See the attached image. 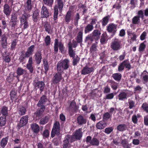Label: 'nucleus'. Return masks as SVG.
<instances>
[{
  "instance_id": "24",
  "label": "nucleus",
  "mask_w": 148,
  "mask_h": 148,
  "mask_svg": "<svg viewBox=\"0 0 148 148\" xmlns=\"http://www.w3.org/2000/svg\"><path fill=\"white\" fill-rule=\"evenodd\" d=\"M31 128L33 132L37 134L40 131V127L36 123H33L31 125Z\"/></svg>"
},
{
  "instance_id": "61",
  "label": "nucleus",
  "mask_w": 148,
  "mask_h": 148,
  "mask_svg": "<svg viewBox=\"0 0 148 148\" xmlns=\"http://www.w3.org/2000/svg\"><path fill=\"white\" fill-rule=\"evenodd\" d=\"M128 103L129 104V108L132 109L134 106L135 103L134 101L130 100H128Z\"/></svg>"
},
{
  "instance_id": "26",
  "label": "nucleus",
  "mask_w": 148,
  "mask_h": 148,
  "mask_svg": "<svg viewBox=\"0 0 148 148\" xmlns=\"http://www.w3.org/2000/svg\"><path fill=\"white\" fill-rule=\"evenodd\" d=\"M101 34L100 32L98 30H94L92 33V35L96 40H98L100 38Z\"/></svg>"
},
{
  "instance_id": "33",
  "label": "nucleus",
  "mask_w": 148,
  "mask_h": 148,
  "mask_svg": "<svg viewBox=\"0 0 148 148\" xmlns=\"http://www.w3.org/2000/svg\"><path fill=\"white\" fill-rule=\"evenodd\" d=\"M18 111L19 115H23L25 114L26 109L25 107L21 106L19 107L18 109Z\"/></svg>"
},
{
  "instance_id": "10",
  "label": "nucleus",
  "mask_w": 148,
  "mask_h": 148,
  "mask_svg": "<svg viewBox=\"0 0 148 148\" xmlns=\"http://www.w3.org/2000/svg\"><path fill=\"white\" fill-rule=\"evenodd\" d=\"M18 14L17 12L14 13H12L11 15L10 22L12 23L11 26L14 27L16 25L18 22L17 16Z\"/></svg>"
},
{
  "instance_id": "54",
  "label": "nucleus",
  "mask_w": 148,
  "mask_h": 148,
  "mask_svg": "<svg viewBox=\"0 0 148 148\" xmlns=\"http://www.w3.org/2000/svg\"><path fill=\"white\" fill-rule=\"evenodd\" d=\"M29 57H27L26 56V53L24 54L22 53L21 55L20 56L19 60L20 62H23L26 58H28Z\"/></svg>"
},
{
  "instance_id": "43",
  "label": "nucleus",
  "mask_w": 148,
  "mask_h": 148,
  "mask_svg": "<svg viewBox=\"0 0 148 148\" xmlns=\"http://www.w3.org/2000/svg\"><path fill=\"white\" fill-rule=\"evenodd\" d=\"M43 62L44 69L46 73L49 69V63L45 59L43 60Z\"/></svg>"
},
{
  "instance_id": "53",
  "label": "nucleus",
  "mask_w": 148,
  "mask_h": 148,
  "mask_svg": "<svg viewBox=\"0 0 148 148\" xmlns=\"http://www.w3.org/2000/svg\"><path fill=\"white\" fill-rule=\"evenodd\" d=\"M6 123V119L5 117L3 118L1 117L0 118V127L4 125Z\"/></svg>"
},
{
  "instance_id": "64",
  "label": "nucleus",
  "mask_w": 148,
  "mask_h": 148,
  "mask_svg": "<svg viewBox=\"0 0 148 148\" xmlns=\"http://www.w3.org/2000/svg\"><path fill=\"white\" fill-rule=\"evenodd\" d=\"M59 50L62 53L64 52V49L63 45L61 42L59 43Z\"/></svg>"
},
{
  "instance_id": "5",
  "label": "nucleus",
  "mask_w": 148,
  "mask_h": 148,
  "mask_svg": "<svg viewBox=\"0 0 148 148\" xmlns=\"http://www.w3.org/2000/svg\"><path fill=\"white\" fill-rule=\"evenodd\" d=\"M33 85L36 89H39L41 92L43 91L45 84L43 82L39 81L35 79L34 81Z\"/></svg>"
},
{
  "instance_id": "48",
  "label": "nucleus",
  "mask_w": 148,
  "mask_h": 148,
  "mask_svg": "<svg viewBox=\"0 0 148 148\" xmlns=\"http://www.w3.org/2000/svg\"><path fill=\"white\" fill-rule=\"evenodd\" d=\"M25 72V70L21 67H18L16 71L18 76H20L23 75Z\"/></svg>"
},
{
  "instance_id": "46",
  "label": "nucleus",
  "mask_w": 148,
  "mask_h": 148,
  "mask_svg": "<svg viewBox=\"0 0 148 148\" xmlns=\"http://www.w3.org/2000/svg\"><path fill=\"white\" fill-rule=\"evenodd\" d=\"M132 22L134 24H138L140 22V19L138 17L135 16L132 18Z\"/></svg>"
},
{
  "instance_id": "38",
  "label": "nucleus",
  "mask_w": 148,
  "mask_h": 148,
  "mask_svg": "<svg viewBox=\"0 0 148 148\" xmlns=\"http://www.w3.org/2000/svg\"><path fill=\"white\" fill-rule=\"evenodd\" d=\"M94 27L93 25L90 24H88L85 27V34L91 31L93 29Z\"/></svg>"
},
{
  "instance_id": "7",
  "label": "nucleus",
  "mask_w": 148,
  "mask_h": 148,
  "mask_svg": "<svg viewBox=\"0 0 148 148\" xmlns=\"http://www.w3.org/2000/svg\"><path fill=\"white\" fill-rule=\"evenodd\" d=\"M62 72H59L58 71L54 75L52 79V82L53 84H56L60 82L62 79L61 73Z\"/></svg>"
},
{
  "instance_id": "57",
  "label": "nucleus",
  "mask_w": 148,
  "mask_h": 148,
  "mask_svg": "<svg viewBox=\"0 0 148 148\" xmlns=\"http://www.w3.org/2000/svg\"><path fill=\"white\" fill-rule=\"evenodd\" d=\"M145 42V41L141 43L140 45L139 48V50L140 52L143 51L146 47V45L144 43Z\"/></svg>"
},
{
  "instance_id": "13",
  "label": "nucleus",
  "mask_w": 148,
  "mask_h": 148,
  "mask_svg": "<svg viewBox=\"0 0 148 148\" xmlns=\"http://www.w3.org/2000/svg\"><path fill=\"white\" fill-rule=\"evenodd\" d=\"M68 53L69 56L71 58H73L75 56V50L73 49L71 41H69L68 43Z\"/></svg>"
},
{
  "instance_id": "27",
  "label": "nucleus",
  "mask_w": 148,
  "mask_h": 148,
  "mask_svg": "<svg viewBox=\"0 0 148 148\" xmlns=\"http://www.w3.org/2000/svg\"><path fill=\"white\" fill-rule=\"evenodd\" d=\"M40 11L38 10H36L34 12L32 16L33 21L36 22L37 21L39 17Z\"/></svg>"
},
{
  "instance_id": "19",
  "label": "nucleus",
  "mask_w": 148,
  "mask_h": 148,
  "mask_svg": "<svg viewBox=\"0 0 148 148\" xmlns=\"http://www.w3.org/2000/svg\"><path fill=\"white\" fill-rule=\"evenodd\" d=\"M48 100L47 97L46 95H44L41 97L39 100L37 106L39 107L42 106V105L45 104Z\"/></svg>"
},
{
  "instance_id": "1",
  "label": "nucleus",
  "mask_w": 148,
  "mask_h": 148,
  "mask_svg": "<svg viewBox=\"0 0 148 148\" xmlns=\"http://www.w3.org/2000/svg\"><path fill=\"white\" fill-rule=\"evenodd\" d=\"M70 66V61L68 59H66L62 61H59L57 63V71L63 73L64 70H67Z\"/></svg>"
},
{
  "instance_id": "47",
  "label": "nucleus",
  "mask_w": 148,
  "mask_h": 148,
  "mask_svg": "<svg viewBox=\"0 0 148 148\" xmlns=\"http://www.w3.org/2000/svg\"><path fill=\"white\" fill-rule=\"evenodd\" d=\"M72 58H73V65L74 66H76L77 65V63L79 62L80 58L77 55Z\"/></svg>"
},
{
  "instance_id": "45",
  "label": "nucleus",
  "mask_w": 148,
  "mask_h": 148,
  "mask_svg": "<svg viewBox=\"0 0 148 148\" xmlns=\"http://www.w3.org/2000/svg\"><path fill=\"white\" fill-rule=\"evenodd\" d=\"M8 138H3L1 140V145L2 148H4L8 142Z\"/></svg>"
},
{
  "instance_id": "3",
  "label": "nucleus",
  "mask_w": 148,
  "mask_h": 148,
  "mask_svg": "<svg viewBox=\"0 0 148 148\" xmlns=\"http://www.w3.org/2000/svg\"><path fill=\"white\" fill-rule=\"evenodd\" d=\"M29 15V14L24 12V13L20 18V25L23 26V29H25L29 27V23L27 21Z\"/></svg>"
},
{
  "instance_id": "40",
  "label": "nucleus",
  "mask_w": 148,
  "mask_h": 148,
  "mask_svg": "<svg viewBox=\"0 0 148 148\" xmlns=\"http://www.w3.org/2000/svg\"><path fill=\"white\" fill-rule=\"evenodd\" d=\"M49 118V116H46L44 118L41 119L40 121V123L41 125H44L46 123L48 122Z\"/></svg>"
},
{
  "instance_id": "23",
  "label": "nucleus",
  "mask_w": 148,
  "mask_h": 148,
  "mask_svg": "<svg viewBox=\"0 0 148 148\" xmlns=\"http://www.w3.org/2000/svg\"><path fill=\"white\" fill-rule=\"evenodd\" d=\"M44 27L45 31L48 34H51L52 28L49 23L47 22H45L44 25Z\"/></svg>"
},
{
  "instance_id": "20",
  "label": "nucleus",
  "mask_w": 148,
  "mask_h": 148,
  "mask_svg": "<svg viewBox=\"0 0 148 148\" xmlns=\"http://www.w3.org/2000/svg\"><path fill=\"white\" fill-rule=\"evenodd\" d=\"M3 12L7 17L9 16L12 10L9 5L6 3L3 6Z\"/></svg>"
},
{
  "instance_id": "34",
  "label": "nucleus",
  "mask_w": 148,
  "mask_h": 148,
  "mask_svg": "<svg viewBox=\"0 0 148 148\" xmlns=\"http://www.w3.org/2000/svg\"><path fill=\"white\" fill-rule=\"evenodd\" d=\"M99 144V141L98 139L93 137L92 139L90 144L92 146H98Z\"/></svg>"
},
{
  "instance_id": "39",
  "label": "nucleus",
  "mask_w": 148,
  "mask_h": 148,
  "mask_svg": "<svg viewBox=\"0 0 148 148\" xmlns=\"http://www.w3.org/2000/svg\"><path fill=\"white\" fill-rule=\"evenodd\" d=\"M121 74L119 73H114L112 75V77L115 80L118 81L121 79Z\"/></svg>"
},
{
  "instance_id": "8",
  "label": "nucleus",
  "mask_w": 148,
  "mask_h": 148,
  "mask_svg": "<svg viewBox=\"0 0 148 148\" xmlns=\"http://www.w3.org/2000/svg\"><path fill=\"white\" fill-rule=\"evenodd\" d=\"M41 14L42 18H47L50 16L49 9L44 5L42 7Z\"/></svg>"
},
{
  "instance_id": "30",
  "label": "nucleus",
  "mask_w": 148,
  "mask_h": 148,
  "mask_svg": "<svg viewBox=\"0 0 148 148\" xmlns=\"http://www.w3.org/2000/svg\"><path fill=\"white\" fill-rule=\"evenodd\" d=\"M17 90L15 89H12L10 92V95L11 99L12 100H15L17 98Z\"/></svg>"
},
{
  "instance_id": "9",
  "label": "nucleus",
  "mask_w": 148,
  "mask_h": 148,
  "mask_svg": "<svg viewBox=\"0 0 148 148\" xmlns=\"http://www.w3.org/2000/svg\"><path fill=\"white\" fill-rule=\"evenodd\" d=\"M28 116L27 115H26L23 116L21 119L18 125V126L20 129L24 126L25 125L28 121Z\"/></svg>"
},
{
  "instance_id": "4",
  "label": "nucleus",
  "mask_w": 148,
  "mask_h": 148,
  "mask_svg": "<svg viewBox=\"0 0 148 148\" xmlns=\"http://www.w3.org/2000/svg\"><path fill=\"white\" fill-rule=\"evenodd\" d=\"M60 124L58 122H56L54 123L51 134L52 138L54 137L56 135L58 136L60 134Z\"/></svg>"
},
{
  "instance_id": "18",
  "label": "nucleus",
  "mask_w": 148,
  "mask_h": 148,
  "mask_svg": "<svg viewBox=\"0 0 148 148\" xmlns=\"http://www.w3.org/2000/svg\"><path fill=\"white\" fill-rule=\"evenodd\" d=\"M7 37L5 34H3L1 36V45L2 47L4 49H6L7 47Z\"/></svg>"
},
{
  "instance_id": "56",
  "label": "nucleus",
  "mask_w": 148,
  "mask_h": 148,
  "mask_svg": "<svg viewBox=\"0 0 148 148\" xmlns=\"http://www.w3.org/2000/svg\"><path fill=\"white\" fill-rule=\"evenodd\" d=\"M106 38V35L105 34H102L101 36V38L100 39V42L102 44H103L105 43Z\"/></svg>"
},
{
  "instance_id": "12",
  "label": "nucleus",
  "mask_w": 148,
  "mask_h": 148,
  "mask_svg": "<svg viewBox=\"0 0 148 148\" xmlns=\"http://www.w3.org/2000/svg\"><path fill=\"white\" fill-rule=\"evenodd\" d=\"M117 25L114 23H110L107 27V30L110 32L115 34L117 31Z\"/></svg>"
},
{
  "instance_id": "44",
  "label": "nucleus",
  "mask_w": 148,
  "mask_h": 148,
  "mask_svg": "<svg viewBox=\"0 0 148 148\" xmlns=\"http://www.w3.org/2000/svg\"><path fill=\"white\" fill-rule=\"evenodd\" d=\"M83 33L82 31H79L78 33L77 37V42L80 43L82 41Z\"/></svg>"
},
{
  "instance_id": "28",
  "label": "nucleus",
  "mask_w": 148,
  "mask_h": 148,
  "mask_svg": "<svg viewBox=\"0 0 148 148\" xmlns=\"http://www.w3.org/2000/svg\"><path fill=\"white\" fill-rule=\"evenodd\" d=\"M41 107V108H40V109L35 113L36 116L38 117H40L42 115L45 109V107L44 105H42Z\"/></svg>"
},
{
  "instance_id": "17",
  "label": "nucleus",
  "mask_w": 148,
  "mask_h": 148,
  "mask_svg": "<svg viewBox=\"0 0 148 148\" xmlns=\"http://www.w3.org/2000/svg\"><path fill=\"white\" fill-rule=\"evenodd\" d=\"M32 0H26L24 5L25 9L29 12L32 8L33 3Z\"/></svg>"
},
{
  "instance_id": "41",
  "label": "nucleus",
  "mask_w": 148,
  "mask_h": 148,
  "mask_svg": "<svg viewBox=\"0 0 148 148\" xmlns=\"http://www.w3.org/2000/svg\"><path fill=\"white\" fill-rule=\"evenodd\" d=\"M122 64H123L124 67L125 66L126 68L128 70H130L131 68L130 64L128 60H124L122 62Z\"/></svg>"
},
{
  "instance_id": "63",
  "label": "nucleus",
  "mask_w": 148,
  "mask_h": 148,
  "mask_svg": "<svg viewBox=\"0 0 148 148\" xmlns=\"http://www.w3.org/2000/svg\"><path fill=\"white\" fill-rule=\"evenodd\" d=\"M43 136L45 138H47L49 136V132L46 129L44 131Z\"/></svg>"
},
{
  "instance_id": "31",
  "label": "nucleus",
  "mask_w": 148,
  "mask_h": 148,
  "mask_svg": "<svg viewBox=\"0 0 148 148\" xmlns=\"http://www.w3.org/2000/svg\"><path fill=\"white\" fill-rule=\"evenodd\" d=\"M69 135L67 134L65 136V139L63 142V148H66L68 146L69 141Z\"/></svg>"
},
{
  "instance_id": "60",
  "label": "nucleus",
  "mask_w": 148,
  "mask_h": 148,
  "mask_svg": "<svg viewBox=\"0 0 148 148\" xmlns=\"http://www.w3.org/2000/svg\"><path fill=\"white\" fill-rule=\"evenodd\" d=\"M136 16L139 18H141L142 19H143L144 18V14L143 11L142 10L138 11V15Z\"/></svg>"
},
{
  "instance_id": "14",
  "label": "nucleus",
  "mask_w": 148,
  "mask_h": 148,
  "mask_svg": "<svg viewBox=\"0 0 148 148\" xmlns=\"http://www.w3.org/2000/svg\"><path fill=\"white\" fill-rule=\"evenodd\" d=\"M34 58L37 64H39L41 62L42 58V53L40 51H37L35 53Z\"/></svg>"
},
{
  "instance_id": "36",
  "label": "nucleus",
  "mask_w": 148,
  "mask_h": 148,
  "mask_svg": "<svg viewBox=\"0 0 148 148\" xmlns=\"http://www.w3.org/2000/svg\"><path fill=\"white\" fill-rule=\"evenodd\" d=\"M127 94L125 92H122L119 95V100H123L127 98Z\"/></svg>"
},
{
  "instance_id": "6",
  "label": "nucleus",
  "mask_w": 148,
  "mask_h": 148,
  "mask_svg": "<svg viewBox=\"0 0 148 148\" xmlns=\"http://www.w3.org/2000/svg\"><path fill=\"white\" fill-rule=\"evenodd\" d=\"M110 47L113 50L116 51L121 48L122 45L120 42L115 40L112 42Z\"/></svg>"
},
{
  "instance_id": "2",
  "label": "nucleus",
  "mask_w": 148,
  "mask_h": 148,
  "mask_svg": "<svg viewBox=\"0 0 148 148\" xmlns=\"http://www.w3.org/2000/svg\"><path fill=\"white\" fill-rule=\"evenodd\" d=\"M58 6H55L54 7V12L53 15V19L55 21L58 18V8L60 12H62L64 5L62 0H56Z\"/></svg>"
},
{
  "instance_id": "50",
  "label": "nucleus",
  "mask_w": 148,
  "mask_h": 148,
  "mask_svg": "<svg viewBox=\"0 0 148 148\" xmlns=\"http://www.w3.org/2000/svg\"><path fill=\"white\" fill-rule=\"evenodd\" d=\"M5 54H3V60L4 61L6 62H9L10 61V58L9 55H6V52H5Z\"/></svg>"
},
{
  "instance_id": "16",
  "label": "nucleus",
  "mask_w": 148,
  "mask_h": 148,
  "mask_svg": "<svg viewBox=\"0 0 148 148\" xmlns=\"http://www.w3.org/2000/svg\"><path fill=\"white\" fill-rule=\"evenodd\" d=\"M94 70V69L93 67H89L87 66H86L82 69L81 73L84 75L88 74L93 72Z\"/></svg>"
},
{
  "instance_id": "29",
  "label": "nucleus",
  "mask_w": 148,
  "mask_h": 148,
  "mask_svg": "<svg viewBox=\"0 0 148 148\" xmlns=\"http://www.w3.org/2000/svg\"><path fill=\"white\" fill-rule=\"evenodd\" d=\"M106 125V124L103 121H101L97 123L96 126L99 129H102L104 128Z\"/></svg>"
},
{
  "instance_id": "52",
  "label": "nucleus",
  "mask_w": 148,
  "mask_h": 148,
  "mask_svg": "<svg viewBox=\"0 0 148 148\" xmlns=\"http://www.w3.org/2000/svg\"><path fill=\"white\" fill-rule=\"evenodd\" d=\"M17 42L16 39H14L13 40L11 43V46L10 49L12 50H14L16 46V45Z\"/></svg>"
},
{
  "instance_id": "51",
  "label": "nucleus",
  "mask_w": 148,
  "mask_h": 148,
  "mask_svg": "<svg viewBox=\"0 0 148 148\" xmlns=\"http://www.w3.org/2000/svg\"><path fill=\"white\" fill-rule=\"evenodd\" d=\"M111 116V114H110L109 112H106L104 113L103 115V119L105 121H107Z\"/></svg>"
},
{
  "instance_id": "15",
  "label": "nucleus",
  "mask_w": 148,
  "mask_h": 148,
  "mask_svg": "<svg viewBox=\"0 0 148 148\" xmlns=\"http://www.w3.org/2000/svg\"><path fill=\"white\" fill-rule=\"evenodd\" d=\"M78 109V107L77 106L76 103L74 100L71 102L69 108V110L70 112H75Z\"/></svg>"
},
{
  "instance_id": "32",
  "label": "nucleus",
  "mask_w": 148,
  "mask_h": 148,
  "mask_svg": "<svg viewBox=\"0 0 148 148\" xmlns=\"http://www.w3.org/2000/svg\"><path fill=\"white\" fill-rule=\"evenodd\" d=\"M127 128V125L125 124H120L117 126V129L119 131L123 132Z\"/></svg>"
},
{
  "instance_id": "21",
  "label": "nucleus",
  "mask_w": 148,
  "mask_h": 148,
  "mask_svg": "<svg viewBox=\"0 0 148 148\" xmlns=\"http://www.w3.org/2000/svg\"><path fill=\"white\" fill-rule=\"evenodd\" d=\"M35 49V46L32 45L28 47L25 52L26 56L27 57H30L33 53Z\"/></svg>"
},
{
  "instance_id": "22",
  "label": "nucleus",
  "mask_w": 148,
  "mask_h": 148,
  "mask_svg": "<svg viewBox=\"0 0 148 148\" xmlns=\"http://www.w3.org/2000/svg\"><path fill=\"white\" fill-rule=\"evenodd\" d=\"M72 12L71 11H69L66 13V15L64 18V20L66 23L67 24L72 20Z\"/></svg>"
},
{
  "instance_id": "35",
  "label": "nucleus",
  "mask_w": 148,
  "mask_h": 148,
  "mask_svg": "<svg viewBox=\"0 0 148 148\" xmlns=\"http://www.w3.org/2000/svg\"><path fill=\"white\" fill-rule=\"evenodd\" d=\"M97 42L96 43L93 44L90 48V53L93 54L97 51Z\"/></svg>"
},
{
  "instance_id": "58",
  "label": "nucleus",
  "mask_w": 148,
  "mask_h": 148,
  "mask_svg": "<svg viewBox=\"0 0 148 148\" xmlns=\"http://www.w3.org/2000/svg\"><path fill=\"white\" fill-rule=\"evenodd\" d=\"M51 38L50 36H47L45 39V42L46 46H48L50 44Z\"/></svg>"
},
{
  "instance_id": "62",
  "label": "nucleus",
  "mask_w": 148,
  "mask_h": 148,
  "mask_svg": "<svg viewBox=\"0 0 148 148\" xmlns=\"http://www.w3.org/2000/svg\"><path fill=\"white\" fill-rule=\"evenodd\" d=\"M113 130V129L112 127H109L106 128L105 129L104 132L107 134H109Z\"/></svg>"
},
{
  "instance_id": "49",
  "label": "nucleus",
  "mask_w": 148,
  "mask_h": 148,
  "mask_svg": "<svg viewBox=\"0 0 148 148\" xmlns=\"http://www.w3.org/2000/svg\"><path fill=\"white\" fill-rule=\"evenodd\" d=\"M44 3L46 5L51 7L53 3V0H43Z\"/></svg>"
},
{
  "instance_id": "42",
  "label": "nucleus",
  "mask_w": 148,
  "mask_h": 148,
  "mask_svg": "<svg viewBox=\"0 0 148 148\" xmlns=\"http://www.w3.org/2000/svg\"><path fill=\"white\" fill-rule=\"evenodd\" d=\"M110 18V16L108 15L103 18L102 23L103 26H105L107 24Z\"/></svg>"
},
{
  "instance_id": "37",
  "label": "nucleus",
  "mask_w": 148,
  "mask_h": 148,
  "mask_svg": "<svg viewBox=\"0 0 148 148\" xmlns=\"http://www.w3.org/2000/svg\"><path fill=\"white\" fill-rule=\"evenodd\" d=\"M1 113L2 115L5 117L8 114V108L5 106H3L1 110Z\"/></svg>"
},
{
  "instance_id": "11",
  "label": "nucleus",
  "mask_w": 148,
  "mask_h": 148,
  "mask_svg": "<svg viewBox=\"0 0 148 148\" xmlns=\"http://www.w3.org/2000/svg\"><path fill=\"white\" fill-rule=\"evenodd\" d=\"M77 120L79 125H82L86 124L87 120L85 116L80 115L77 117Z\"/></svg>"
},
{
  "instance_id": "25",
  "label": "nucleus",
  "mask_w": 148,
  "mask_h": 148,
  "mask_svg": "<svg viewBox=\"0 0 148 148\" xmlns=\"http://www.w3.org/2000/svg\"><path fill=\"white\" fill-rule=\"evenodd\" d=\"M74 136L76 140H79L82 136L81 128H79L78 130H76L74 134Z\"/></svg>"
},
{
  "instance_id": "59",
  "label": "nucleus",
  "mask_w": 148,
  "mask_h": 148,
  "mask_svg": "<svg viewBox=\"0 0 148 148\" xmlns=\"http://www.w3.org/2000/svg\"><path fill=\"white\" fill-rule=\"evenodd\" d=\"M94 39H95V38H94L92 35L90 34L88 35L86 37L85 41H87L88 40H90L92 42L94 40Z\"/></svg>"
},
{
  "instance_id": "55",
  "label": "nucleus",
  "mask_w": 148,
  "mask_h": 148,
  "mask_svg": "<svg viewBox=\"0 0 148 148\" xmlns=\"http://www.w3.org/2000/svg\"><path fill=\"white\" fill-rule=\"evenodd\" d=\"M142 107L143 110L146 112L147 113H148V104L146 103H143Z\"/></svg>"
}]
</instances>
